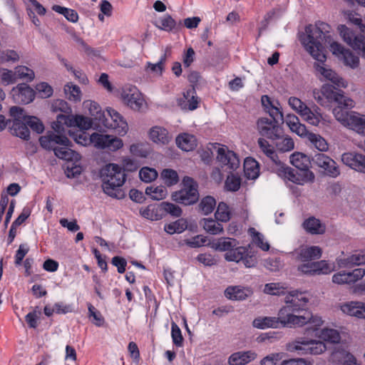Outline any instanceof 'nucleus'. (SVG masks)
<instances>
[{
    "label": "nucleus",
    "mask_w": 365,
    "mask_h": 365,
    "mask_svg": "<svg viewBox=\"0 0 365 365\" xmlns=\"http://www.w3.org/2000/svg\"><path fill=\"white\" fill-rule=\"evenodd\" d=\"M249 234L252 237L253 242L264 251L269 249V245L267 242L264 241V236L257 232L255 228L251 227L248 230Z\"/></svg>",
    "instance_id": "nucleus-51"
},
{
    "label": "nucleus",
    "mask_w": 365,
    "mask_h": 365,
    "mask_svg": "<svg viewBox=\"0 0 365 365\" xmlns=\"http://www.w3.org/2000/svg\"><path fill=\"white\" fill-rule=\"evenodd\" d=\"M312 160L318 167L323 168L327 175L331 178H336L340 175V170L336 163L324 153H317Z\"/></svg>",
    "instance_id": "nucleus-19"
},
{
    "label": "nucleus",
    "mask_w": 365,
    "mask_h": 365,
    "mask_svg": "<svg viewBox=\"0 0 365 365\" xmlns=\"http://www.w3.org/2000/svg\"><path fill=\"white\" fill-rule=\"evenodd\" d=\"M176 144L181 150L188 152L197 146V140L193 135L183 133L176 138Z\"/></svg>",
    "instance_id": "nucleus-33"
},
{
    "label": "nucleus",
    "mask_w": 365,
    "mask_h": 365,
    "mask_svg": "<svg viewBox=\"0 0 365 365\" xmlns=\"http://www.w3.org/2000/svg\"><path fill=\"white\" fill-rule=\"evenodd\" d=\"M252 293L250 287L242 286H230L225 291V295L227 299L237 301L245 300Z\"/></svg>",
    "instance_id": "nucleus-27"
},
{
    "label": "nucleus",
    "mask_w": 365,
    "mask_h": 365,
    "mask_svg": "<svg viewBox=\"0 0 365 365\" xmlns=\"http://www.w3.org/2000/svg\"><path fill=\"white\" fill-rule=\"evenodd\" d=\"M139 176L143 182H150L156 179L158 177V173L153 168L145 167L140 170Z\"/></svg>",
    "instance_id": "nucleus-59"
},
{
    "label": "nucleus",
    "mask_w": 365,
    "mask_h": 365,
    "mask_svg": "<svg viewBox=\"0 0 365 365\" xmlns=\"http://www.w3.org/2000/svg\"><path fill=\"white\" fill-rule=\"evenodd\" d=\"M150 140L159 145H168L172 140V135L166 128L155 125L152 127L148 132Z\"/></svg>",
    "instance_id": "nucleus-25"
},
{
    "label": "nucleus",
    "mask_w": 365,
    "mask_h": 365,
    "mask_svg": "<svg viewBox=\"0 0 365 365\" xmlns=\"http://www.w3.org/2000/svg\"><path fill=\"white\" fill-rule=\"evenodd\" d=\"M244 171L247 178L255 180L259 174V166L257 160L247 158L244 161Z\"/></svg>",
    "instance_id": "nucleus-38"
},
{
    "label": "nucleus",
    "mask_w": 365,
    "mask_h": 365,
    "mask_svg": "<svg viewBox=\"0 0 365 365\" xmlns=\"http://www.w3.org/2000/svg\"><path fill=\"white\" fill-rule=\"evenodd\" d=\"M297 258L303 262L319 259L322 255V250L318 246L302 247L296 251Z\"/></svg>",
    "instance_id": "nucleus-29"
},
{
    "label": "nucleus",
    "mask_w": 365,
    "mask_h": 365,
    "mask_svg": "<svg viewBox=\"0 0 365 365\" xmlns=\"http://www.w3.org/2000/svg\"><path fill=\"white\" fill-rule=\"evenodd\" d=\"M199 210L203 215L210 214L216 206L215 199L211 196H206L202 198L199 204Z\"/></svg>",
    "instance_id": "nucleus-49"
},
{
    "label": "nucleus",
    "mask_w": 365,
    "mask_h": 365,
    "mask_svg": "<svg viewBox=\"0 0 365 365\" xmlns=\"http://www.w3.org/2000/svg\"><path fill=\"white\" fill-rule=\"evenodd\" d=\"M340 96L341 98H337L338 99L335 102L338 106L333 109V114L336 119L343 125L359 134L365 135V115L344 110V108H353L354 102L350 98L344 96V92L341 91H340Z\"/></svg>",
    "instance_id": "nucleus-3"
},
{
    "label": "nucleus",
    "mask_w": 365,
    "mask_h": 365,
    "mask_svg": "<svg viewBox=\"0 0 365 365\" xmlns=\"http://www.w3.org/2000/svg\"><path fill=\"white\" fill-rule=\"evenodd\" d=\"M155 26L160 30L169 32L177 31L180 26V23L178 24L171 16L166 14L159 20Z\"/></svg>",
    "instance_id": "nucleus-40"
},
{
    "label": "nucleus",
    "mask_w": 365,
    "mask_h": 365,
    "mask_svg": "<svg viewBox=\"0 0 365 365\" xmlns=\"http://www.w3.org/2000/svg\"><path fill=\"white\" fill-rule=\"evenodd\" d=\"M0 79L4 86L13 84L17 81L15 71L7 68H0Z\"/></svg>",
    "instance_id": "nucleus-55"
},
{
    "label": "nucleus",
    "mask_w": 365,
    "mask_h": 365,
    "mask_svg": "<svg viewBox=\"0 0 365 365\" xmlns=\"http://www.w3.org/2000/svg\"><path fill=\"white\" fill-rule=\"evenodd\" d=\"M66 133H68L73 140L79 145L86 146L92 143L94 145V140L93 137L95 135V133L91 135H88L83 130L73 131L68 128L66 130Z\"/></svg>",
    "instance_id": "nucleus-35"
},
{
    "label": "nucleus",
    "mask_w": 365,
    "mask_h": 365,
    "mask_svg": "<svg viewBox=\"0 0 365 365\" xmlns=\"http://www.w3.org/2000/svg\"><path fill=\"white\" fill-rule=\"evenodd\" d=\"M83 107L89 111V113L93 117V120L98 121V126L105 116V113L102 111L101 106L95 101L88 100L83 102Z\"/></svg>",
    "instance_id": "nucleus-34"
},
{
    "label": "nucleus",
    "mask_w": 365,
    "mask_h": 365,
    "mask_svg": "<svg viewBox=\"0 0 365 365\" xmlns=\"http://www.w3.org/2000/svg\"><path fill=\"white\" fill-rule=\"evenodd\" d=\"M336 263L339 268H352L365 264V250L356 251L344 257H338Z\"/></svg>",
    "instance_id": "nucleus-21"
},
{
    "label": "nucleus",
    "mask_w": 365,
    "mask_h": 365,
    "mask_svg": "<svg viewBox=\"0 0 365 365\" xmlns=\"http://www.w3.org/2000/svg\"><path fill=\"white\" fill-rule=\"evenodd\" d=\"M215 216L220 222L229 221L230 219V212L228 205L225 202H220Z\"/></svg>",
    "instance_id": "nucleus-54"
},
{
    "label": "nucleus",
    "mask_w": 365,
    "mask_h": 365,
    "mask_svg": "<svg viewBox=\"0 0 365 365\" xmlns=\"http://www.w3.org/2000/svg\"><path fill=\"white\" fill-rule=\"evenodd\" d=\"M94 120L83 115L71 116L64 114H58L56 120L52 123V128L56 133H66V130L69 128H78V130H88L92 125H96Z\"/></svg>",
    "instance_id": "nucleus-8"
},
{
    "label": "nucleus",
    "mask_w": 365,
    "mask_h": 365,
    "mask_svg": "<svg viewBox=\"0 0 365 365\" xmlns=\"http://www.w3.org/2000/svg\"><path fill=\"white\" fill-rule=\"evenodd\" d=\"M287 287L282 282H271L264 285L263 292L269 295H287L291 291H287Z\"/></svg>",
    "instance_id": "nucleus-37"
},
{
    "label": "nucleus",
    "mask_w": 365,
    "mask_h": 365,
    "mask_svg": "<svg viewBox=\"0 0 365 365\" xmlns=\"http://www.w3.org/2000/svg\"><path fill=\"white\" fill-rule=\"evenodd\" d=\"M309 301L304 293L292 290L284 297V305L279 309L277 317L257 318L254 319L252 325L261 329L280 327L300 328L310 325L311 329L317 331L323 325L324 320L308 308Z\"/></svg>",
    "instance_id": "nucleus-1"
},
{
    "label": "nucleus",
    "mask_w": 365,
    "mask_h": 365,
    "mask_svg": "<svg viewBox=\"0 0 365 365\" xmlns=\"http://www.w3.org/2000/svg\"><path fill=\"white\" fill-rule=\"evenodd\" d=\"M19 59V54L14 50L0 51V63L16 62Z\"/></svg>",
    "instance_id": "nucleus-60"
},
{
    "label": "nucleus",
    "mask_w": 365,
    "mask_h": 365,
    "mask_svg": "<svg viewBox=\"0 0 365 365\" xmlns=\"http://www.w3.org/2000/svg\"><path fill=\"white\" fill-rule=\"evenodd\" d=\"M241 180L235 175H228L225 181V187L230 191H237L240 189Z\"/></svg>",
    "instance_id": "nucleus-63"
},
{
    "label": "nucleus",
    "mask_w": 365,
    "mask_h": 365,
    "mask_svg": "<svg viewBox=\"0 0 365 365\" xmlns=\"http://www.w3.org/2000/svg\"><path fill=\"white\" fill-rule=\"evenodd\" d=\"M277 148L282 152H289L294 149V143L292 138L286 136L277 143Z\"/></svg>",
    "instance_id": "nucleus-62"
},
{
    "label": "nucleus",
    "mask_w": 365,
    "mask_h": 365,
    "mask_svg": "<svg viewBox=\"0 0 365 365\" xmlns=\"http://www.w3.org/2000/svg\"><path fill=\"white\" fill-rule=\"evenodd\" d=\"M257 143L263 153L275 165L274 170L279 177L296 184L303 183V179L299 178V175L294 169L287 166L279 159L274 148L267 140L263 138H259L257 140Z\"/></svg>",
    "instance_id": "nucleus-6"
},
{
    "label": "nucleus",
    "mask_w": 365,
    "mask_h": 365,
    "mask_svg": "<svg viewBox=\"0 0 365 365\" xmlns=\"http://www.w3.org/2000/svg\"><path fill=\"white\" fill-rule=\"evenodd\" d=\"M316 336L320 339L331 344L339 343L341 340L339 332L334 329L324 328L317 333Z\"/></svg>",
    "instance_id": "nucleus-39"
},
{
    "label": "nucleus",
    "mask_w": 365,
    "mask_h": 365,
    "mask_svg": "<svg viewBox=\"0 0 365 365\" xmlns=\"http://www.w3.org/2000/svg\"><path fill=\"white\" fill-rule=\"evenodd\" d=\"M52 9L54 11L63 15L68 21L72 23H76L78 20V14L73 9L66 8L59 5H53Z\"/></svg>",
    "instance_id": "nucleus-48"
},
{
    "label": "nucleus",
    "mask_w": 365,
    "mask_h": 365,
    "mask_svg": "<svg viewBox=\"0 0 365 365\" xmlns=\"http://www.w3.org/2000/svg\"><path fill=\"white\" fill-rule=\"evenodd\" d=\"M11 94L14 101L24 104L31 103L34 98V90L25 83L19 84L13 88Z\"/></svg>",
    "instance_id": "nucleus-23"
},
{
    "label": "nucleus",
    "mask_w": 365,
    "mask_h": 365,
    "mask_svg": "<svg viewBox=\"0 0 365 365\" xmlns=\"http://www.w3.org/2000/svg\"><path fill=\"white\" fill-rule=\"evenodd\" d=\"M24 121L26 123L27 127H30L37 133H41L43 131V125L36 117L27 115L26 118H24Z\"/></svg>",
    "instance_id": "nucleus-58"
},
{
    "label": "nucleus",
    "mask_w": 365,
    "mask_h": 365,
    "mask_svg": "<svg viewBox=\"0 0 365 365\" xmlns=\"http://www.w3.org/2000/svg\"><path fill=\"white\" fill-rule=\"evenodd\" d=\"M93 138L94 140V146L98 148L116 151L120 149L123 145V140L113 135L95 133V135Z\"/></svg>",
    "instance_id": "nucleus-17"
},
{
    "label": "nucleus",
    "mask_w": 365,
    "mask_h": 365,
    "mask_svg": "<svg viewBox=\"0 0 365 365\" xmlns=\"http://www.w3.org/2000/svg\"><path fill=\"white\" fill-rule=\"evenodd\" d=\"M161 208L156 205H150L140 210V215L152 221L159 220L162 218V214L160 213Z\"/></svg>",
    "instance_id": "nucleus-43"
},
{
    "label": "nucleus",
    "mask_w": 365,
    "mask_h": 365,
    "mask_svg": "<svg viewBox=\"0 0 365 365\" xmlns=\"http://www.w3.org/2000/svg\"><path fill=\"white\" fill-rule=\"evenodd\" d=\"M341 161L350 168L359 172H364L365 155L358 153H345L341 155Z\"/></svg>",
    "instance_id": "nucleus-24"
},
{
    "label": "nucleus",
    "mask_w": 365,
    "mask_h": 365,
    "mask_svg": "<svg viewBox=\"0 0 365 365\" xmlns=\"http://www.w3.org/2000/svg\"><path fill=\"white\" fill-rule=\"evenodd\" d=\"M341 311L350 316L365 319V304L359 302H351L341 306Z\"/></svg>",
    "instance_id": "nucleus-30"
},
{
    "label": "nucleus",
    "mask_w": 365,
    "mask_h": 365,
    "mask_svg": "<svg viewBox=\"0 0 365 365\" xmlns=\"http://www.w3.org/2000/svg\"><path fill=\"white\" fill-rule=\"evenodd\" d=\"M225 259L228 262H242L246 267H253L257 264L256 257L246 247L236 246L225 255Z\"/></svg>",
    "instance_id": "nucleus-13"
},
{
    "label": "nucleus",
    "mask_w": 365,
    "mask_h": 365,
    "mask_svg": "<svg viewBox=\"0 0 365 365\" xmlns=\"http://www.w3.org/2000/svg\"><path fill=\"white\" fill-rule=\"evenodd\" d=\"M257 358L253 351H237L232 354L228 359L230 365H245Z\"/></svg>",
    "instance_id": "nucleus-28"
},
{
    "label": "nucleus",
    "mask_w": 365,
    "mask_h": 365,
    "mask_svg": "<svg viewBox=\"0 0 365 365\" xmlns=\"http://www.w3.org/2000/svg\"><path fill=\"white\" fill-rule=\"evenodd\" d=\"M285 123L293 133L302 138H307L318 150L325 152L328 150L329 145L327 140L318 134L309 133L307 127L299 122L297 115L294 114L287 115Z\"/></svg>",
    "instance_id": "nucleus-7"
},
{
    "label": "nucleus",
    "mask_w": 365,
    "mask_h": 365,
    "mask_svg": "<svg viewBox=\"0 0 365 365\" xmlns=\"http://www.w3.org/2000/svg\"><path fill=\"white\" fill-rule=\"evenodd\" d=\"M288 103L301 117L309 109L307 104L297 97H290L288 100Z\"/></svg>",
    "instance_id": "nucleus-53"
},
{
    "label": "nucleus",
    "mask_w": 365,
    "mask_h": 365,
    "mask_svg": "<svg viewBox=\"0 0 365 365\" xmlns=\"http://www.w3.org/2000/svg\"><path fill=\"white\" fill-rule=\"evenodd\" d=\"M171 336L173 344L177 346H182L183 344V337L181 330L175 323L171 324Z\"/></svg>",
    "instance_id": "nucleus-64"
},
{
    "label": "nucleus",
    "mask_w": 365,
    "mask_h": 365,
    "mask_svg": "<svg viewBox=\"0 0 365 365\" xmlns=\"http://www.w3.org/2000/svg\"><path fill=\"white\" fill-rule=\"evenodd\" d=\"M161 176L165 183L169 186L176 184L178 181L177 172L171 169L164 170L161 173Z\"/></svg>",
    "instance_id": "nucleus-61"
},
{
    "label": "nucleus",
    "mask_w": 365,
    "mask_h": 365,
    "mask_svg": "<svg viewBox=\"0 0 365 365\" xmlns=\"http://www.w3.org/2000/svg\"><path fill=\"white\" fill-rule=\"evenodd\" d=\"M106 111L107 116L105 115L101 125L106 128L115 130L120 135L126 134L128 125L120 114L111 108H107Z\"/></svg>",
    "instance_id": "nucleus-12"
},
{
    "label": "nucleus",
    "mask_w": 365,
    "mask_h": 365,
    "mask_svg": "<svg viewBox=\"0 0 365 365\" xmlns=\"http://www.w3.org/2000/svg\"><path fill=\"white\" fill-rule=\"evenodd\" d=\"M217 160L222 167H226V170H230V172L238 168L240 163L237 155L225 146L217 148Z\"/></svg>",
    "instance_id": "nucleus-18"
},
{
    "label": "nucleus",
    "mask_w": 365,
    "mask_h": 365,
    "mask_svg": "<svg viewBox=\"0 0 365 365\" xmlns=\"http://www.w3.org/2000/svg\"><path fill=\"white\" fill-rule=\"evenodd\" d=\"M317 110H319V108H317V109L314 110H312L311 108H309L308 110L304 112L302 115V119L310 125L318 126L322 120V116Z\"/></svg>",
    "instance_id": "nucleus-47"
},
{
    "label": "nucleus",
    "mask_w": 365,
    "mask_h": 365,
    "mask_svg": "<svg viewBox=\"0 0 365 365\" xmlns=\"http://www.w3.org/2000/svg\"><path fill=\"white\" fill-rule=\"evenodd\" d=\"M187 227V221L183 218H180L173 222L166 224L164 227V230L167 233L173 235L175 233H182Z\"/></svg>",
    "instance_id": "nucleus-44"
},
{
    "label": "nucleus",
    "mask_w": 365,
    "mask_h": 365,
    "mask_svg": "<svg viewBox=\"0 0 365 365\" xmlns=\"http://www.w3.org/2000/svg\"><path fill=\"white\" fill-rule=\"evenodd\" d=\"M338 30L343 40L353 49L361 51L365 57V37L361 34H356L345 25H339Z\"/></svg>",
    "instance_id": "nucleus-16"
},
{
    "label": "nucleus",
    "mask_w": 365,
    "mask_h": 365,
    "mask_svg": "<svg viewBox=\"0 0 365 365\" xmlns=\"http://www.w3.org/2000/svg\"><path fill=\"white\" fill-rule=\"evenodd\" d=\"M237 245L239 242L234 238L220 237L212 242V248L220 252H227Z\"/></svg>",
    "instance_id": "nucleus-36"
},
{
    "label": "nucleus",
    "mask_w": 365,
    "mask_h": 365,
    "mask_svg": "<svg viewBox=\"0 0 365 365\" xmlns=\"http://www.w3.org/2000/svg\"><path fill=\"white\" fill-rule=\"evenodd\" d=\"M145 194L152 199L160 200L167 195V190L163 186H150L145 189Z\"/></svg>",
    "instance_id": "nucleus-50"
},
{
    "label": "nucleus",
    "mask_w": 365,
    "mask_h": 365,
    "mask_svg": "<svg viewBox=\"0 0 365 365\" xmlns=\"http://www.w3.org/2000/svg\"><path fill=\"white\" fill-rule=\"evenodd\" d=\"M41 145L46 150H53L55 155L67 161H78L80 155L69 148V140L63 133H50L39 138Z\"/></svg>",
    "instance_id": "nucleus-4"
},
{
    "label": "nucleus",
    "mask_w": 365,
    "mask_h": 365,
    "mask_svg": "<svg viewBox=\"0 0 365 365\" xmlns=\"http://www.w3.org/2000/svg\"><path fill=\"white\" fill-rule=\"evenodd\" d=\"M102 187L108 195L120 199L124 196L121 187L125 181V174L117 164L107 165L101 170Z\"/></svg>",
    "instance_id": "nucleus-5"
},
{
    "label": "nucleus",
    "mask_w": 365,
    "mask_h": 365,
    "mask_svg": "<svg viewBox=\"0 0 365 365\" xmlns=\"http://www.w3.org/2000/svg\"><path fill=\"white\" fill-rule=\"evenodd\" d=\"M284 356V353H272L264 357L261 361V365H280L282 360Z\"/></svg>",
    "instance_id": "nucleus-56"
},
{
    "label": "nucleus",
    "mask_w": 365,
    "mask_h": 365,
    "mask_svg": "<svg viewBox=\"0 0 365 365\" xmlns=\"http://www.w3.org/2000/svg\"><path fill=\"white\" fill-rule=\"evenodd\" d=\"M198 98L194 87L183 92L182 97L178 98V105L183 110H195L198 106Z\"/></svg>",
    "instance_id": "nucleus-26"
},
{
    "label": "nucleus",
    "mask_w": 365,
    "mask_h": 365,
    "mask_svg": "<svg viewBox=\"0 0 365 365\" xmlns=\"http://www.w3.org/2000/svg\"><path fill=\"white\" fill-rule=\"evenodd\" d=\"M333 265L325 260L315 262H308L299 267V270L304 274H329L334 270Z\"/></svg>",
    "instance_id": "nucleus-22"
},
{
    "label": "nucleus",
    "mask_w": 365,
    "mask_h": 365,
    "mask_svg": "<svg viewBox=\"0 0 365 365\" xmlns=\"http://www.w3.org/2000/svg\"><path fill=\"white\" fill-rule=\"evenodd\" d=\"M330 26L324 22L318 21L315 24H309L305 27L301 41L306 51L317 61H325L326 56L323 43L329 46L334 55L343 59L345 65L351 68H357L359 58L349 49H346L338 42L334 41L331 35Z\"/></svg>",
    "instance_id": "nucleus-2"
},
{
    "label": "nucleus",
    "mask_w": 365,
    "mask_h": 365,
    "mask_svg": "<svg viewBox=\"0 0 365 365\" xmlns=\"http://www.w3.org/2000/svg\"><path fill=\"white\" fill-rule=\"evenodd\" d=\"M205 230L211 235H218L223 232L222 225L211 218H205L201 222Z\"/></svg>",
    "instance_id": "nucleus-42"
},
{
    "label": "nucleus",
    "mask_w": 365,
    "mask_h": 365,
    "mask_svg": "<svg viewBox=\"0 0 365 365\" xmlns=\"http://www.w3.org/2000/svg\"><path fill=\"white\" fill-rule=\"evenodd\" d=\"M182 183L183 187L173 195V200L185 205L196 202L199 198L197 183L190 177H185Z\"/></svg>",
    "instance_id": "nucleus-10"
},
{
    "label": "nucleus",
    "mask_w": 365,
    "mask_h": 365,
    "mask_svg": "<svg viewBox=\"0 0 365 365\" xmlns=\"http://www.w3.org/2000/svg\"><path fill=\"white\" fill-rule=\"evenodd\" d=\"M15 73L16 80L19 78L26 81H31L35 77L34 71L24 66L16 67Z\"/></svg>",
    "instance_id": "nucleus-52"
},
{
    "label": "nucleus",
    "mask_w": 365,
    "mask_h": 365,
    "mask_svg": "<svg viewBox=\"0 0 365 365\" xmlns=\"http://www.w3.org/2000/svg\"><path fill=\"white\" fill-rule=\"evenodd\" d=\"M335 89L336 88L329 84H324L322 86V93L327 101V106L329 103H335L338 99L337 98H341L340 91H336Z\"/></svg>",
    "instance_id": "nucleus-45"
},
{
    "label": "nucleus",
    "mask_w": 365,
    "mask_h": 365,
    "mask_svg": "<svg viewBox=\"0 0 365 365\" xmlns=\"http://www.w3.org/2000/svg\"><path fill=\"white\" fill-rule=\"evenodd\" d=\"M287 349L291 352H297L300 355H319L327 350V346L320 340L299 337L288 343Z\"/></svg>",
    "instance_id": "nucleus-9"
},
{
    "label": "nucleus",
    "mask_w": 365,
    "mask_h": 365,
    "mask_svg": "<svg viewBox=\"0 0 365 365\" xmlns=\"http://www.w3.org/2000/svg\"><path fill=\"white\" fill-rule=\"evenodd\" d=\"M355 357L344 349H335L330 356V361L336 365H350Z\"/></svg>",
    "instance_id": "nucleus-32"
},
{
    "label": "nucleus",
    "mask_w": 365,
    "mask_h": 365,
    "mask_svg": "<svg viewBox=\"0 0 365 365\" xmlns=\"http://www.w3.org/2000/svg\"><path fill=\"white\" fill-rule=\"evenodd\" d=\"M123 102L134 110H140L145 104L143 94L133 85L125 86L121 92Z\"/></svg>",
    "instance_id": "nucleus-11"
},
{
    "label": "nucleus",
    "mask_w": 365,
    "mask_h": 365,
    "mask_svg": "<svg viewBox=\"0 0 365 365\" xmlns=\"http://www.w3.org/2000/svg\"><path fill=\"white\" fill-rule=\"evenodd\" d=\"M324 62L318 61L314 63V68L326 80L331 81L336 87L346 88L348 86L347 82L336 72L324 65Z\"/></svg>",
    "instance_id": "nucleus-20"
},
{
    "label": "nucleus",
    "mask_w": 365,
    "mask_h": 365,
    "mask_svg": "<svg viewBox=\"0 0 365 365\" xmlns=\"http://www.w3.org/2000/svg\"><path fill=\"white\" fill-rule=\"evenodd\" d=\"M257 129L259 133L271 140L279 139L282 135V129L279 122L268 118H260L257 122Z\"/></svg>",
    "instance_id": "nucleus-14"
},
{
    "label": "nucleus",
    "mask_w": 365,
    "mask_h": 365,
    "mask_svg": "<svg viewBox=\"0 0 365 365\" xmlns=\"http://www.w3.org/2000/svg\"><path fill=\"white\" fill-rule=\"evenodd\" d=\"M64 93L66 98L73 102L80 101L81 99V91L80 88L71 83H67L64 86Z\"/></svg>",
    "instance_id": "nucleus-46"
},
{
    "label": "nucleus",
    "mask_w": 365,
    "mask_h": 365,
    "mask_svg": "<svg viewBox=\"0 0 365 365\" xmlns=\"http://www.w3.org/2000/svg\"><path fill=\"white\" fill-rule=\"evenodd\" d=\"M11 130L15 135L22 139L27 140L29 138L30 131L24 120H14Z\"/></svg>",
    "instance_id": "nucleus-41"
},
{
    "label": "nucleus",
    "mask_w": 365,
    "mask_h": 365,
    "mask_svg": "<svg viewBox=\"0 0 365 365\" xmlns=\"http://www.w3.org/2000/svg\"><path fill=\"white\" fill-rule=\"evenodd\" d=\"M289 158L290 163L303 173L302 177L300 173L294 170L299 178L303 179L302 185L308 180L312 181L314 179V173L309 170L311 163L309 156L302 153L295 152L290 155Z\"/></svg>",
    "instance_id": "nucleus-15"
},
{
    "label": "nucleus",
    "mask_w": 365,
    "mask_h": 365,
    "mask_svg": "<svg viewBox=\"0 0 365 365\" xmlns=\"http://www.w3.org/2000/svg\"><path fill=\"white\" fill-rule=\"evenodd\" d=\"M302 226L308 233L312 235H322L326 230L325 225L314 217H310L305 220Z\"/></svg>",
    "instance_id": "nucleus-31"
},
{
    "label": "nucleus",
    "mask_w": 365,
    "mask_h": 365,
    "mask_svg": "<svg viewBox=\"0 0 365 365\" xmlns=\"http://www.w3.org/2000/svg\"><path fill=\"white\" fill-rule=\"evenodd\" d=\"M51 110L54 112H63L66 115L71 111L70 106L68 103L62 99L53 100L51 104Z\"/></svg>",
    "instance_id": "nucleus-57"
}]
</instances>
